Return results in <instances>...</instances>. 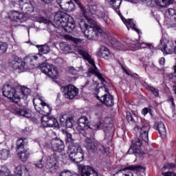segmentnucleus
<instances>
[{
	"label": "nucleus",
	"mask_w": 176,
	"mask_h": 176,
	"mask_svg": "<svg viewBox=\"0 0 176 176\" xmlns=\"http://www.w3.org/2000/svg\"><path fill=\"white\" fill-rule=\"evenodd\" d=\"M61 1H63V0H56V2H57V3H58V5H59L60 6H61Z\"/></svg>",
	"instance_id": "obj_62"
},
{
	"label": "nucleus",
	"mask_w": 176,
	"mask_h": 176,
	"mask_svg": "<svg viewBox=\"0 0 176 176\" xmlns=\"http://www.w3.org/2000/svg\"><path fill=\"white\" fill-rule=\"evenodd\" d=\"M45 157H43L38 161L35 162L34 165L38 168H43V167H45Z\"/></svg>",
	"instance_id": "obj_46"
},
{
	"label": "nucleus",
	"mask_w": 176,
	"mask_h": 176,
	"mask_svg": "<svg viewBox=\"0 0 176 176\" xmlns=\"http://www.w3.org/2000/svg\"><path fill=\"white\" fill-rule=\"evenodd\" d=\"M104 38L105 39L106 42L111 43L114 49H116L117 50H124L122 43L116 41V38H112L109 32L104 33Z\"/></svg>",
	"instance_id": "obj_17"
},
{
	"label": "nucleus",
	"mask_w": 176,
	"mask_h": 176,
	"mask_svg": "<svg viewBox=\"0 0 176 176\" xmlns=\"http://www.w3.org/2000/svg\"><path fill=\"white\" fill-rule=\"evenodd\" d=\"M2 93L4 97H7L14 104H19V88H14V87L7 84L3 87Z\"/></svg>",
	"instance_id": "obj_7"
},
{
	"label": "nucleus",
	"mask_w": 176,
	"mask_h": 176,
	"mask_svg": "<svg viewBox=\"0 0 176 176\" xmlns=\"http://www.w3.org/2000/svg\"><path fill=\"white\" fill-rule=\"evenodd\" d=\"M42 2H44V3H47V5H50L52 2H53V0H41Z\"/></svg>",
	"instance_id": "obj_61"
},
{
	"label": "nucleus",
	"mask_w": 176,
	"mask_h": 176,
	"mask_svg": "<svg viewBox=\"0 0 176 176\" xmlns=\"http://www.w3.org/2000/svg\"><path fill=\"white\" fill-rule=\"evenodd\" d=\"M24 15L21 12H19V11H11L10 14V19L13 20V21H16V23H21V20H23Z\"/></svg>",
	"instance_id": "obj_31"
},
{
	"label": "nucleus",
	"mask_w": 176,
	"mask_h": 176,
	"mask_svg": "<svg viewBox=\"0 0 176 176\" xmlns=\"http://www.w3.org/2000/svg\"><path fill=\"white\" fill-rule=\"evenodd\" d=\"M10 156V150L3 148L0 150V159L1 160H6Z\"/></svg>",
	"instance_id": "obj_37"
},
{
	"label": "nucleus",
	"mask_w": 176,
	"mask_h": 176,
	"mask_svg": "<svg viewBox=\"0 0 176 176\" xmlns=\"http://www.w3.org/2000/svg\"><path fill=\"white\" fill-rule=\"evenodd\" d=\"M165 13L166 14H168V16H170V21L168 23L169 27H170V28H175L176 27L175 10L173 8H168Z\"/></svg>",
	"instance_id": "obj_24"
},
{
	"label": "nucleus",
	"mask_w": 176,
	"mask_h": 176,
	"mask_svg": "<svg viewBox=\"0 0 176 176\" xmlns=\"http://www.w3.org/2000/svg\"><path fill=\"white\" fill-rule=\"evenodd\" d=\"M14 174L16 176H30V170L24 165H19L15 168Z\"/></svg>",
	"instance_id": "obj_26"
},
{
	"label": "nucleus",
	"mask_w": 176,
	"mask_h": 176,
	"mask_svg": "<svg viewBox=\"0 0 176 176\" xmlns=\"http://www.w3.org/2000/svg\"><path fill=\"white\" fill-rule=\"evenodd\" d=\"M135 131H139L140 138H142L144 142L148 145V142H149V138L148 136L149 130L151 129V126L148 124H144L142 126H136L134 128Z\"/></svg>",
	"instance_id": "obj_16"
},
{
	"label": "nucleus",
	"mask_w": 176,
	"mask_h": 176,
	"mask_svg": "<svg viewBox=\"0 0 176 176\" xmlns=\"http://www.w3.org/2000/svg\"><path fill=\"white\" fill-rule=\"evenodd\" d=\"M61 91L63 93L65 98L68 100H74L79 94V89L73 85L62 87Z\"/></svg>",
	"instance_id": "obj_14"
},
{
	"label": "nucleus",
	"mask_w": 176,
	"mask_h": 176,
	"mask_svg": "<svg viewBox=\"0 0 176 176\" xmlns=\"http://www.w3.org/2000/svg\"><path fill=\"white\" fill-rule=\"evenodd\" d=\"M167 78L169 80H173L174 78H176V76H174L173 74H169L167 75Z\"/></svg>",
	"instance_id": "obj_58"
},
{
	"label": "nucleus",
	"mask_w": 176,
	"mask_h": 176,
	"mask_svg": "<svg viewBox=\"0 0 176 176\" xmlns=\"http://www.w3.org/2000/svg\"><path fill=\"white\" fill-rule=\"evenodd\" d=\"M78 25L85 38L89 41H98L100 36L104 38V34H108V32H104L100 26H96V30H94L93 28L86 23L84 19L80 21Z\"/></svg>",
	"instance_id": "obj_4"
},
{
	"label": "nucleus",
	"mask_w": 176,
	"mask_h": 176,
	"mask_svg": "<svg viewBox=\"0 0 176 176\" xmlns=\"http://www.w3.org/2000/svg\"><path fill=\"white\" fill-rule=\"evenodd\" d=\"M173 91L175 94H176V85H173Z\"/></svg>",
	"instance_id": "obj_64"
},
{
	"label": "nucleus",
	"mask_w": 176,
	"mask_h": 176,
	"mask_svg": "<svg viewBox=\"0 0 176 176\" xmlns=\"http://www.w3.org/2000/svg\"><path fill=\"white\" fill-rule=\"evenodd\" d=\"M124 72L128 76H131V78H133V79H138V74H130V72H129V71H127L126 69V68H124V67H122Z\"/></svg>",
	"instance_id": "obj_50"
},
{
	"label": "nucleus",
	"mask_w": 176,
	"mask_h": 176,
	"mask_svg": "<svg viewBox=\"0 0 176 176\" xmlns=\"http://www.w3.org/2000/svg\"><path fill=\"white\" fill-rule=\"evenodd\" d=\"M146 89L148 91H151V93H153V94L155 97H159V89H157V88H155V87L147 85H146Z\"/></svg>",
	"instance_id": "obj_43"
},
{
	"label": "nucleus",
	"mask_w": 176,
	"mask_h": 176,
	"mask_svg": "<svg viewBox=\"0 0 176 176\" xmlns=\"http://www.w3.org/2000/svg\"><path fill=\"white\" fill-rule=\"evenodd\" d=\"M54 21L56 27V35L59 36H64V32L69 34L75 30V20L63 11L56 12Z\"/></svg>",
	"instance_id": "obj_2"
},
{
	"label": "nucleus",
	"mask_w": 176,
	"mask_h": 176,
	"mask_svg": "<svg viewBox=\"0 0 176 176\" xmlns=\"http://www.w3.org/2000/svg\"><path fill=\"white\" fill-rule=\"evenodd\" d=\"M18 94H19V102H20V99L23 98V100H27L28 96L31 94V89L27 87H22L18 88Z\"/></svg>",
	"instance_id": "obj_25"
},
{
	"label": "nucleus",
	"mask_w": 176,
	"mask_h": 176,
	"mask_svg": "<svg viewBox=\"0 0 176 176\" xmlns=\"http://www.w3.org/2000/svg\"><path fill=\"white\" fill-rule=\"evenodd\" d=\"M78 126L76 127V129L85 136H87V134H89V135L94 134V131L100 130V126H101V123H94L93 124H90L89 118L85 116L78 119Z\"/></svg>",
	"instance_id": "obj_5"
},
{
	"label": "nucleus",
	"mask_w": 176,
	"mask_h": 176,
	"mask_svg": "<svg viewBox=\"0 0 176 176\" xmlns=\"http://www.w3.org/2000/svg\"><path fill=\"white\" fill-rule=\"evenodd\" d=\"M102 91H104V94L101 97L100 96H97L96 98L103 104V105H105V107H113L114 100H113V96L108 92V88L104 87L101 88L100 89Z\"/></svg>",
	"instance_id": "obj_12"
},
{
	"label": "nucleus",
	"mask_w": 176,
	"mask_h": 176,
	"mask_svg": "<svg viewBox=\"0 0 176 176\" xmlns=\"http://www.w3.org/2000/svg\"><path fill=\"white\" fill-rule=\"evenodd\" d=\"M40 68L41 71L51 79H57L58 78V72L54 65L44 63L41 65Z\"/></svg>",
	"instance_id": "obj_11"
},
{
	"label": "nucleus",
	"mask_w": 176,
	"mask_h": 176,
	"mask_svg": "<svg viewBox=\"0 0 176 176\" xmlns=\"http://www.w3.org/2000/svg\"><path fill=\"white\" fill-rule=\"evenodd\" d=\"M58 160V156L56 154H53L48 157H45V167L50 173H56L58 166H57V160Z\"/></svg>",
	"instance_id": "obj_10"
},
{
	"label": "nucleus",
	"mask_w": 176,
	"mask_h": 176,
	"mask_svg": "<svg viewBox=\"0 0 176 176\" xmlns=\"http://www.w3.org/2000/svg\"><path fill=\"white\" fill-rule=\"evenodd\" d=\"M27 139L20 138L16 141V149H24V146H27Z\"/></svg>",
	"instance_id": "obj_39"
},
{
	"label": "nucleus",
	"mask_w": 176,
	"mask_h": 176,
	"mask_svg": "<svg viewBox=\"0 0 176 176\" xmlns=\"http://www.w3.org/2000/svg\"><path fill=\"white\" fill-rule=\"evenodd\" d=\"M98 55L102 58L108 60L111 57V52H109V50L107 47L101 45L98 52Z\"/></svg>",
	"instance_id": "obj_29"
},
{
	"label": "nucleus",
	"mask_w": 176,
	"mask_h": 176,
	"mask_svg": "<svg viewBox=\"0 0 176 176\" xmlns=\"http://www.w3.org/2000/svg\"><path fill=\"white\" fill-rule=\"evenodd\" d=\"M118 14L120 15V17L122 20L123 23L126 24L128 30H130V28H132L133 31H135L138 34H140V30L138 28H137V26L135 25V23L133 21V19H126L122 16L120 11H118Z\"/></svg>",
	"instance_id": "obj_22"
},
{
	"label": "nucleus",
	"mask_w": 176,
	"mask_h": 176,
	"mask_svg": "<svg viewBox=\"0 0 176 176\" xmlns=\"http://www.w3.org/2000/svg\"><path fill=\"white\" fill-rule=\"evenodd\" d=\"M39 21L40 23H44V24H49V23H50V21L49 19L43 16L40 17Z\"/></svg>",
	"instance_id": "obj_55"
},
{
	"label": "nucleus",
	"mask_w": 176,
	"mask_h": 176,
	"mask_svg": "<svg viewBox=\"0 0 176 176\" xmlns=\"http://www.w3.org/2000/svg\"><path fill=\"white\" fill-rule=\"evenodd\" d=\"M76 50L78 52L80 56H82L84 60H86L91 64L93 67H90L88 70V76L90 74H93L98 77L100 82H105V78H104V74L100 73L97 66H96V63L94 62V59L91 58V56L89 54V52L83 48V47H77Z\"/></svg>",
	"instance_id": "obj_6"
},
{
	"label": "nucleus",
	"mask_w": 176,
	"mask_h": 176,
	"mask_svg": "<svg viewBox=\"0 0 176 176\" xmlns=\"http://www.w3.org/2000/svg\"><path fill=\"white\" fill-rule=\"evenodd\" d=\"M89 9L91 14H96V16H97V17L99 19H102L105 24H108V21H109V17H108L107 14H105L103 7L93 5L89 6Z\"/></svg>",
	"instance_id": "obj_13"
},
{
	"label": "nucleus",
	"mask_w": 176,
	"mask_h": 176,
	"mask_svg": "<svg viewBox=\"0 0 176 176\" xmlns=\"http://www.w3.org/2000/svg\"><path fill=\"white\" fill-rule=\"evenodd\" d=\"M164 170H173V168H176V164L173 163H166L164 165Z\"/></svg>",
	"instance_id": "obj_49"
},
{
	"label": "nucleus",
	"mask_w": 176,
	"mask_h": 176,
	"mask_svg": "<svg viewBox=\"0 0 176 176\" xmlns=\"http://www.w3.org/2000/svg\"><path fill=\"white\" fill-rule=\"evenodd\" d=\"M163 176H176V173L174 172H166L162 173Z\"/></svg>",
	"instance_id": "obj_57"
},
{
	"label": "nucleus",
	"mask_w": 176,
	"mask_h": 176,
	"mask_svg": "<svg viewBox=\"0 0 176 176\" xmlns=\"http://www.w3.org/2000/svg\"><path fill=\"white\" fill-rule=\"evenodd\" d=\"M79 170H80L81 176H98V173L90 166L79 165Z\"/></svg>",
	"instance_id": "obj_19"
},
{
	"label": "nucleus",
	"mask_w": 176,
	"mask_h": 176,
	"mask_svg": "<svg viewBox=\"0 0 176 176\" xmlns=\"http://www.w3.org/2000/svg\"><path fill=\"white\" fill-rule=\"evenodd\" d=\"M144 144V140L141 136H139L137 139L132 141V145L129 148V151H127V155H138L141 152L140 149L142 144Z\"/></svg>",
	"instance_id": "obj_15"
},
{
	"label": "nucleus",
	"mask_w": 176,
	"mask_h": 176,
	"mask_svg": "<svg viewBox=\"0 0 176 176\" xmlns=\"http://www.w3.org/2000/svg\"><path fill=\"white\" fill-rule=\"evenodd\" d=\"M109 5L116 10H119L120 5H122V0H109Z\"/></svg>",
	"instance_id": "obj_38"
},
{
	"label": "nucleus",
	"mask_w": 176,
	"mask_h": 176,
	"mask_svg": "<svg viewBox=\"0 0 176 176\" xmlns=\"http://www.w3.org/2000/svg\"><path fill=\"white\" fill-rule=\"evenodd\" d=\"M81 71H83V66L78 67L76 69L72 66L69 67V72L72 74V75H78V73Z\"/></svg>",
	"instance_id": "obj_41"
},
{
	"label": "nucleus",
	"mask_w": 176,
	"mask_h": 176,
	"mask_svg": "<svg viewBox=\"0 0 176 176\" xmlns=\"http://www.w3.org/2000/svg\"><path fill=\"white\" fill-rule=\"evenodd\" d=\"M0 176H13L10 174V171L6 168H3L0 170Z\"/></svg>",
	"instance_id": "obj_51"
},
{
	"label": "nucleus",
	"mask_w": 176,
	"mask_h": 176,
	"mask_svg": "<svg viewBox=\"0 0 176 176\" xmlns=\"http://www.w3.org/2000/svg\"><path fill=\"white\" fill-rule=\"evenodd\" d=\"M154 129L158 131V133L160 135H166V133H167L166 126H164V123H163L162 121L155 122L154 124Z\"/></svg>",
	"instance_id": "obj_32"
},
{
	"label": "nucleus",
	"mask_w": 176,
	"mask_h": 176,
	"mask_svg": "<svg viewBox=\"0 0 176 176\" xmlns=\"http://www.w3.org/2000/svg\"><path fill=\"white\" fill-rule=\"evenodd\" d=\"M85 146L87 149L88 152L94 153V152H100L101 153H105V146L104 144L99 142H93L91 139L87 138L85 139Z\"/></svg>",
	"instance_id": "obj_8"
},
{
	"label": "nucleus",
	"mask_w": 176,
	"mask_h": 176,
	"mask_svg": "<svg viewBox=\"0 0 176 176\" xmlns=\"http://www.w3.org/2000/svg\"><path fill=\"white\" fill-rule=\"evenodd\" d=\"M67 119L68 118H67V116H62L60 117V120L61 126H64V124L65 123Z\"/></svg>",
	"instance_id": "obj_56"
},
{
	"label": "nucleus",
	"mask_w": 176,
	"mask_h": 176,
	"mask_svg": "<svg viewBox=\"0 0 176 176\" xmlns=\"http://www.w3.org/2000/svg\"><path fill=\"white\" fill-rule=\"evenodd\" d=\"M74 139H72V135L68 132L66 133V144L67 145L68 144H71L72 142H74Z\"/></svg>",
	"instance_id": "obj_52"
},
{
	"label": "nucleus",
	"mask_w": 176,
	"mask_h": 176,
	"mask_svg": "<svg viewBox=\"0 0 176 176\" xmlns=\"http://www.w3.org/2000/svg\"><path fill=\"white\" fill-rule=\"evenodd\" d=\"M39 54H30L24 58L23 61L19 56L13 55L8 60V65L13 69L20 71H27V69H34L39 62Z\"/></svg>",
	"instance_id": "obj_3"
},
{
	"label": "nucleus",
	"mask_w": 176,
	"mask_h": 176,
	"mask_svg": "<svg viewBox=\"0 0 176 176\" xmlns=\"http://www.w3.org/2000/svg\"><path fill=\"white\" fill-rule=\"evenodd\" d=\"M21 10L23 13H25V14H29V13H32L34 12V6L35 5L34 3H32V1H29L28 2H25L24 4H21Z\"/></svg>",
	"instance_id": "obj_27"
},
{
	"label": "nucleus",
	"mask_w": 176,
	"mask_h": 176,
	"mask_svg": "<svg viewBox=\"0 0 176 176\" xmlns=\"http://www.w3.org/2000/svg\"><path fill=\"white\" fill-rule=\"evenodd\" d=\"M160 65L163 67V65H164L165 63H166V59H164V58H161L159 60Z\"/></svg>",
	"instance_id": "obj_59"
},
{
	"label": "nucleus",
	"mask_w": 176,
	"mask_h": 176,
	"mask_svg": "<svg viewBox=\"0 0 176 176\" xmlns=\"http://www.w3.org/2000/svg\"><path fill=\"white\" fill-rule=\"evenodd\" d=\"M84 156L85 153L83 152V150L76 153H72L69 155V157L73 163H80L81 162H83Z\"/></svg>",
	"instance_id": "obj_21"
},
{
	"label": "nucleus",
	"mask_w": 176,
	"mask_h": 176,
	"mask_svg": "<svg viewBox=\"0 0 176 176\" xmlns=\"http://www.w3.org/2000/svg\"><path fill=\"white\" fill-rule=\"evenodd\" d=\"M65 148V145L64 144V142H63V140L58 139V138L52 140L51 149L54 152H59V153H61Z\"/></svg>",
	"instance_id": "obj_20"
},
{
	"label": "nucleus",
	"mask_w": 176,
	"mask_h": 176,
	"mask_svg": "<svg viewBox=\"0 0 176 176\" xmlns=\"http://www.w3.org/2000/svg\"><path fill=\"white\" fill-rule=\"evenodd\" d=\"M34 107L40 115H43L41 118V124L43 127H59L58 121L54 117H50V113L53 107L52 105L46 103L43 97H39L33 99Z\"/></svg>",
	"instance_id": "obj_1"
},
{
	"label": "nucleus",
	"mask_w": 176,
	"mask_h": 176,
	"mask_svg": "<svg viewBox=\"0 0 176 176\" xmlns=\"http://www.w3.org/2000/svg\"><path fill=\"white\" fill-rule=\"evenodd\" d=\"M126 118L130 124L135 125L138 123L139 117L134 111L127 112Z\"/></svg>",
	"instance_id": "obj_28"
},
{
	"label": "nucleus",
	"mask_w": 176,
	"mask_h": 176,
	"mask_svg": "<svg viewBox=\"0 0 176 176\" xmlns=\"http://www.w3.org/2000/svg\"><path fill=\"white\" fill-rule=\"evenodd\" d=\"M87 20L89 24H96V21L91 18H87Z\"/></svg>",
	"instance_id": "obj_60"
},
{
	"label": "nucleus",
	"mask_w": 176,
	"mask_h": 176,
	"mask_svg": "<svg viewBox=\"0 0 176 176\" xmlns=\"http://www.w3.org/2000/svg\"><path fill=\"white\" fill-rule=\"evenodd\" d=\"M155 3L160 8H168L171 3V0H155Z\"/></svg>",
	"instance_id": "obj_36"
},
{
	"label": "nucleus",
	"mask_w": 176,
	"mask_h": 176,
	"mask_svg": "<svg viewBox=\"0 0 176 176\" xmlns=\"http://www.w3.org/2000/svg\"><path fill=\"white\" fill-rule=\"evenodd\" d=\"M67 39L71 41V42H73V43H75V45H79L80 43H83V42H85L84 39L75 38L72 36H68Z\"/></svg>",
	"instance_id": "obj_44"
},
{
	"label": "nucleus",
	"mask_w": 176,
	"mask_h": 176,
	"mask_svg": "<svg viewBox=\"0 0 176 176\" xmlns=\"http://www.w3.org/2000/svg\"><path fill=\"white\" fill-rule=\"evenodd\" d=\"M74 126V118H67L66 122L64 123L63 127H66V129H71Z\"/></svg>",
	"instance_id": "obj_45"
},
{
	"label": "nucleus",
	"mask_w": 176,
	"mask_h": 176,
	"mask_svg": "<svg viewBox=\"0 0 176 176\" xmlns=\"http://www.w3.org/2000/svg\"><path fill=\"white\" fill-rule=\"evenodd\" d=\"M18 156L22 162H27L30 157V150L23 149L22 151L18 153Z\"/></svg>",
	"instance_id": "obj_34"
},
{
	"label": "nucleus",
	"mask_w": 176,
	"mask_h": 176,
	"mask_svg": "<svg viewBox=\"0 0 176 176\" xmlns=\"http://www.w3.org/2000/svg\"><path fill=\"white\" fill-rule=\"evenodd\" d=\"M14 113L18 115V116H23V118H27L28 119L31 118V110L27 109L26 107L16 108L14 110Z\"/></svg>",
	"instance_id": "obj_23"
},
{
	"label": "nucleus",
	"mask_w": 176,
	"mask_h": 176,
	"mask_svg": "<svg viewBox=\"0 0 176 176\" xmlns=\"http://www.w3.org/2000/svg\"><path fill=\"white\" fill-rule=\"evenodd\" d=\"M8 50V44L6 43L0 42V56L6 53Z\"/></svg>",
	"instance_id": "obj_47"
},
{
	"label": "nucleus",
	"mask_w": 176,
	"mask_h": 176,
	"mask_svg": "<svg viewBox=\"0 0 176 176\" xmlns=\"http://www.w3.org/2000/svg\"><path fill=\"white\" fill-rule=\"evenodd\" d=\"M60 49L62 50V52H64L66 54L68 53H71L72 52V48H71V46L67 44V43L63 42L59 44Z\"/></svg>",
	"instance_id": "obj_35"
},
{
	"label": "nucleus",
	"mask_w": 176,
	"mask_h": 176,
	"mask_svg": "<svg viewBox=\"0 0 176 176\" xmlns=\"http://www.w3.org/2000/svg\"><path fill=\"white\" fill-rule=\"evenodd\" d=\"M149 112L150 115H152V109H149L148 107H145L142 110V114L145 116Z\"/></svg>",
	"instance_id": "obj_54"
},
{
	"label": "nucleus",
	"mask_w": 176,
	"mask_h": 176,
	"mask_svg": "<svg viewBox=\"0 0 176 176\" xmlns=\"http://www.w3.org/2000/svg\"><path fill=\"white\" fill-rule=\"evenodd\" d=\"M67 145V151L69 155H71V153H75L82 150V147H80V145L75 142H72V143H69Z\"/></svg>",
	"instance_id": "obj_30"
},
{
	"label": "nucleus",
	"mask_w": 176,
	"mask_h": 176,
	"mask_svg": "<svg viewBox=\"0 0 176 176\" xmlns=\"http://www.w3.org/2000/svg\"><path fill=\"white\" fill-rule=\"evenodd\" d=\"M141 170H142V166L140 165H131L122 168L121 171L122 174H124L126 171H136L138 173V171H141Z\"/></svg>",
	"instance_id": "obj_33"
},
{
	"label": "nucleus",
	"mask_w": 176,
	"mask_h": 176,
	"mask_svg": "<svg viewBox=\"0 0 176 176\" xmlns=\"http://www.w3.org/2000/svg\"><path fill=\"white\" fill-rule=\"evenodd\" d=\"M145 46H147L148 47H151L152 46V44L151 43H144Z\"/></svg>",
	"instance_id": "obj_63"
},
{
	"label": "nucleus",
	"mask_w": 176,
	"mask_h": 176,
	"mask_svg": "<svg viewBox=\"0 0 176 176\" xmlns=\"http://www.w3.org/2000/svg\"><path fill=\"white\" fill-rule=\"evenodd\" d=\"M73 1L74 2H75V3H76V5H78V6L80 8V10L83 13H86V8H85V6H83V5H82V3H80L79 0H73ZM66 3H68V5H72L74 6V3H72V0H70L66 2Z\"/></svg>",
	"instance_id": "obj_40"
},
{
	"label": "nucleus",
	"mask_w": 176,
	"mask_h": 176,
	"mask_svg": "<svg viewBox=\"0 0 176 176\" xmlns=\"http://www.w3.org/2000/svg\"><path fill=\"white\" fill-rule=\"evenodd\" d=\"M168 102H170L171 108L174 110L175 109V102H174V97L173 96H169L167 100Z\"/></svg>",
	"instance_id": "obj_53"
},
{
	"label": "nucleus",
	"mask_w": 176,
	"mask_h": 176,
	"mask_svg": "<svg viewBox=\"0 0 176 176\" xmlns=\"http://www.w3.org/2000/svg\"><path fill=\"white\" fill-rule=\"evenodd\" d=\"M159 49L163 52L164 54H172V53H175V46L172 41L168 42L166 44L163 41H161Z\"/></svg>",
	"instance_id": "obj_18"
},
{
	"label": "nucleus",
	"mask_w": 176,
	"mask_h": 176,
	"mask_svg": "<svg viewBox=\"0 0 176 176\" xmlns=\"http://www.w3.org/2000/svg\"><path fill=\"white\" fill-rule=\"evenodd\" d=\"M96 123H100V126H99V130L102 129L104 131V140H108L111 141L112 140V131L113 129V124L112 123V118H104L103 123L101 122H98Z\"/></svg>",
	"instance_id": "obj_9"
},
{
	"label": "nucleus",
	"mask_w": 176,
	"mask_h": 176,
	"mask_svg": "<svg viewBox=\"0 0 176 176\" xmlns=\"http://www.w3.org/2000/svg\"><path fill=\"white\" fill-rule=\"evenodd\" d=\"M38 51L42 54H47L50 52V47L47 45H38Z\"/></svg>",
	"instance_id": "obj_42"
},
{
	"label": "nucleus",
	"mask_w": 176,
	"mask_h": 176,
	"mask_svg": "<svg viewBox=\"0 0 176 176\" xmlns=\"http://www.w3.org/2000/svg\"><path fill=\"white\" fill-rule=\"evenodd\" d=\"M59 176H79L78 173H72L69 170H63L62 171Z\"/></svg>",
	"instance_id": "obj_48"
}]
</instances>
